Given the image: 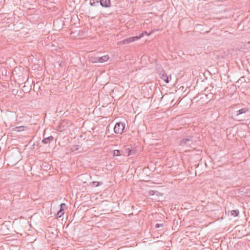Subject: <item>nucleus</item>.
I'll use <instances>...</instances> for the list:
<instances>
[{
	"mask_svg": "<svg viewBox=\"0 0 250 250\" xmlns=\"http://www.w3.org/2000/svg\"><path fill=\"white\" fill-rule=\"evenodd\" d=\"M125 123H117L114 127V132L116 134H122L125 129Z\"/></svg>",
	"mask_w": 250,
	"mask_h": 250,
	"instance_id": "1",
	"label": "nucleus"
},
{
	"mask_svg": "<svg viewBox=\"0 0 250 250\" xmlns=\"http://www.w3.org/2000/svg\"><path fill=\"white\" fill-rule=\"evenodd\" d=\"M138 40V38L137 36H134V37H131L129 38H127L126 39H125L122 41H120L118 42L119 44H128L129 43H131L132 42H135L136 41Z\"/></svg>",
	"mask_w": 250,
	"mask_h": 250,
	"instance_id": "2",
	"label": "nucleus"
},
{
	"mask_svg": "<svg viewBox=\"0 0 250 250\" xmlns=\"http://www.w3.org/2000/svg\"><path fill=\"white\" fill-rule=\"evenodd\" d=\"M109 59L108 55H104L101 57H97V61H92L93 63L100 62L102 63L106 62Z\"/></svg>",
	"mask_w": 250,
	"mask_h": 250,
	"instance_id": "3",
	"label": "nucleus"
},
{
	"mask_svg": "<svg viewBox=\"0 0 250 250\" xmlns=\"http://www.w3.org/2000/svg\"><path fill=\"white\" fill-rule=\"evenodd\" d=\"M191 142V137L183 138L180 141L179 145L184 146L185 145H188Z\"/></svg>",
	"mask_w": 250,
	"mask_h": 250,
	"instance_id": "4",
	"label": "nucleus"
},
{
	"mask_svg": "<svg viewBox=\"0 0 250 250\" xmlns=\"http://www.w3.org/2000/svg\"><path fill=\"white\" fill-rule=\"evenodd\" d=\"M100 5L105 8H108L111 6L110 0H100Z\"/></svg>",
	"mask_w": 250,
	"mask_h": 250,
	"instance_id": "5",
	"label": "nucleus"
},
{
	"mask_svg": "<svg viewBox=\"0 0 250 250\" xmlns=\"http://www.w3.org/2000/svg\"><path fill=\"white\" fill-rule=\"evenodd\" d=\"M161 78L166 83H168L169 80H171V76H167L165 72L162 71L160 74Z\"/></svg>",
	"mask_w": 250,
	"mask_h": 250,
	"instance_id": "6",
	"label": "nucleus"
},
{
	"mask_svg": "<svg viewBox=\"0 0 250 250\" xmlns=\"http://www.w3.org/2000/svg\"><path fill=\"white\" fill-rule=\"evenodd\" d=\"M53 137L52 136H50L45 138H44L42 142L44 144H49L51 141L53 140Z\"/></svg>",
	"mask_w": 250,
	"mask_h": 250,
	"instance_id": "7",
	"label": "nucleus"
},
{
	"mask_svg": "<svg viewBox=\"0 0 250 250\" xmlns=\"http://www.w3.org/2000/svg\"><path fill=\"white\" fill-rule=\"evenodd\" d=\"M249 110L247 108H244L236 111V115H239L242 114L246 113Z\"/></svg>",
	"mask_w": 250,
	"mask_h": 250,
	"instance_id": "8",
	"label": "nucleus"
},
{
	"mask_svg": "<svg viewBox=\"0 0 250 250\" xmlns=\"http://www.w3.org/2000/svg\"><path fill=\"white\" fill-rule=\"evenodd\" d=\"M60 206H61V208H60L59 211L58 212V215H59V217H61L62 215L63 214L64 212L63 211L62 208H63V207L65 206V204L64 203H62L61 204Z\"/></svg>",
	"mask_w": 250,
	"mask_h": 250,
	"instance_id": "9",
	"label": "nucleus"
},
{
	"mask_svg": "<svg viewBox=\"0 0 250 250\" xmlns=\"http://www.w3.org/2000/svg\"><path fill=\"white\" fill-rule=\"evenodd\" d=\"M151 32L147 33L146 31H144L142 33L140 34L139 36H137L138 40L143 38L144 36V35H146L147 36H149L151 34Z\"/></svg>",
	"mask_w": 250,
	"mask_h": 250,
	"instance_id": "10",
	"label": "nucleus"
},
{
	"mask_svg": "<svg viewBox=\"0 0 250 250\" xmlns=\"http://www.w3.org/2000/svg\"><path fill=\"white\" fill-rule=\"evenodd\" d=\"M24 126H17L13 129V130L17 132L21 131L24 130Z\"/></svg>",
	"mask_w": 250,
	"mask_h": 250,
	"instance_id": "11",
	"label": "nucleus"
},
{
	"mask_svg": "<svg viewBox=\"0 0 250 250\" xmlns=\"http://www.w3.org/2000/svg\"><path fill=\"white\" fill-rule=\"evenodd\" d=\"M239 211L238 210H232L230 211V214L233 216H237L238 215Z\"/></svg>",
	"mask_w": 250,
	"mask_h": 250,
	"instance_id": "12",
	"label": "nucleus"
},
{
	"mask_svg": "<svg viewBox=\"0 0 250 250\" xmlns=\"http://www.w3.org/2000/svg\"><path fill=\"white\" fill-rule=\"evenodd\" d=\"M81 147V146L79 145H74L72 146L71 149L72 151H75L79 150Z\"/></svg>",
	"mask_w": 250,
	"mask_h": 250,
	"instance_id": "13",
	"label": "nucleus"
},
{
	"mask_svg": "<svg viewBox=\"0 0 250 250\" xmlns=\"http://www.w3.org/2000/svg\"><path fill=\"white\" fill-rule=\"evenodd\" d=\"M112 154L113 156H119L121 155L120 151L119 150H114L113 151Z\"/></svg>",
	"mask_w": 250,
	"mask_h": 250,
	"instance_id": "14",
	"label": "nucleus"
},
{
	"mask_svg": "<svg viewBox=\"0 0 250 250\" xmlns=\"http://www.w3.org/2000/svg\"><path fill=\"white\" fill-rule=\"evenodd\" d=\"M102 184V183L100 182H93L91 184V185L92 186H94V187H98L99 186L101 185Z\"/></svg>",
	"mask_w": 250,
	"mask_h": 250,
	"instance_id": "15",
	"label": "nucleus"
},
{
	"mask_svg": "<svg viewBox=\"0 0 250 250\" xmlns=\"http://www.w3.org/2000/svg\"><path fill=\"white\" fill-rule=\"evenodd\" d=\"M90 4L92 6H95L98 5V1L95 2L93 0H90Z\"/></svg>",
	"mask_w": 250,
	"mask_h": 250,
	"instance_id": "16",
	"label": "nucleus"
},
{
	"mask_svg": "<svg viewBox=\"0 0 250 250\" xmlns=\"http://www.w3.org/2000/svg\"><path fill=\"white\" fill-rule=\"evenodd\" d=\"M163 226V225L162 224H157L156 225V226H155V227H156V228H159V227H162V226Z\"/></svg>",
	"mask_w": 250,
	"mask_h": 250,
	"instance_id": "17",
	"label": "nucleus"
},
{
	"mask_svg": "<svg viewBox=\"0 0 250 250\" xmlns=\"http://www.w3.org/2000/svg\"><path fill=\"white\" fill-rule=\"evenodd\" d=\"M91 62H92V61H97V57L94 58H91Z\"/></svg>",
	"mask_w": 250,
	"mask_h": 250,
	"instance_id": "18",
	"label": "nucleus"
}]
</instances>
